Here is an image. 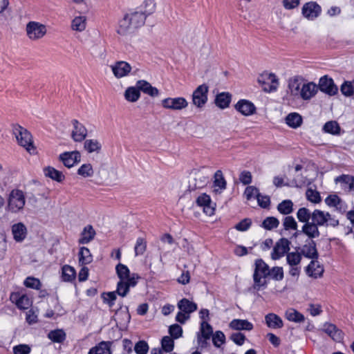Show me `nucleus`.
Returning a JSON list of instances; mask_svg holds the SVG:
<instances>
[{
	"label": "nucleus",
	"instance_id": "f257e3e1",
	"mask_svg": "<svg viewBox=\"0 0 354 354\" xmlns=\"http://www.w3.org/2000/svg\"><path fill=\"white\" fill-rule=\"evenodd\" d=\"M115 270L120 278L116 292L121 297H125L129 292L130 287H134L136 285L138 277H136L135 274L131 275L129 268L122 263L117 265Z\"/></svg>",
	"mask_w": 354,
	"mask_h": 354
},
{
	"label": "nucleus",
	"instance_id": "f03ea898",
	"mask_svg": "<svg viewBox=\"0 0 354 354\" xmlns=\"http://www.w3.org/2000/svg\"><path fill=\"white\" fill-rule=\"evenodd\" d=\"M13 133L19 145L24 147L30 154L35 152L30 133L20 125L13 126Z\"/></svg>",
	"mask_w": 354,
	"mask_h": 354
},
{
	"label": "nucleus",
	"instance_id": "7ed1b4c3",
	"mask_svg": "<svg viewBox=\"0 0 354 354\" xmlns=\"http://www.w3.org/2000/svg\"><path fill=\"white\" fill-rule=\"evenodd\" d=\"M26 204L24 192L19 189H12L8 198L7 209L12 213H18L23 210Z\"/></svg>",
	"mask_w": 354,
	"mask_h": 354
},
{
	"label": "nucleus",
	"instance_id": "20e7f679",
	"mask_svg": "<svg viewBox=\"0 0 354 354\" xmlns=\"http://www.w3.org/2000/svg\"><path fill=\"white\" fill-rule=\"evenodd\" d=\"M269 266L262 259L257 260L253 275L254 289L259 290L266 285V278L269 275Z\"/></svg>",
	"mask_w": 354,
	"mask_h": 354
},
{
	"label": "nucleus",
	"instance_id": "39448f33",
	"mask_svg": "<svg viewBox=\"0 0 354 354\" xmlns=\"http://www.w3.org/2000/svg\"><path fill=\"white\" fill-rule=\"evenodd\" d=\"M26 32L30 40L38 41L46 35L47 27L45 24L38 21H29L26 26Z\"/></svg>",
	"mask_w": 354,
	"mask_h": 354
},
{
	"label": "nucleus",
	"instance_id": "423d86ee",
	"mask_svg": "<svg viewBox=\"0 0 354 354\" xmlns=\"http://www.w3.org/2000/svg\"><path fill=\"white\" fill-rule=\"evenodd\" d=\"M258 82L265 92L275 91L279 85V80L274 73L264 72L258 77Z\"/></svg>",
	"mask_w": 354,
	"mask_h": 354
},
{
	"label": "nucleus",
	"instance_id": "0eeeda50",
	"mask_svg": "<svg viewBox=\"0 0 354 354\" xmlns=\"http://www.w3.org/2000/svg\"><path fill=\"white\" fill-rule=\"evenodd\" d=\"M209 87L205 84L198 86L192 93V103L197 108H203L207 102Z\"/></svg>",
	"mask_w": 354,
	"mask_h": 354
},
{
	"label": "nucleus",
	"instance_id": "6e6552de",
	"mask_svg": "<svg viewBox=\"0 0 354 354\" xmlns=\"http://www.w3.org/2000/svg\"><path fill=\"white\" fill-rule=\"evenodd\" d=\"M163 108L174 111H180L188 106V102L185 97H167L161 101Z\"/></svg>",
	"mask_w": 354,
	"mask_h": 354
},
{
	"label": "nucleus",
	"instance_id": "1a4fd4ad",
	"mask_svg": "<svg viewBox=\"0 0 354 354\" xmlns=\"http://www.w3.org/2000/svg\"><path fill=\"white\" fill-rule=\"evenodd\" d=\"M304 79L299 75L290 77L288 81V93L294 98H299Z\"/></svg>",
	"mask_w": 354,
	"mask_h": 354
},
{
	"label": "nucleus",
	"instance_id": "9d476101",
	"mask_svg": "<svg viewBox=\"0 0 354 354\" xmlns=\"http://www.w3.org/2000/svg\"><path fill=\"white\" fill-rule=\"evenodd\" d=\"M110 67L113 74L118 79L127 77L132 69L131 65L124 61H118L111 65Z\"/></svg>",
	"mask_w": 354,
	"mask_h": 354
},
{
	"label": "nucleus",
	"instance_id": "9b49d317",
	"mask_svg": "<svg viewBox=\"0 0 354 354\" xmlns=\"http://www.w3.org/2000/svg\"><path fill=\"white\" fill-rule=\"evenodd\" d=\"M290 242L285 238L279 239L274 245L271 253V258L273 260H277L283 257L290 250Z\"/></svg>",
	"mask_w": 354,
	"mask_h": 354
},
{
	"label": "nucleus",
	"instance_id": "f8f14e48",
	"mask_svg": "<svg viewBox=\"0 0 354 354\" xmlns=\"http://www.w3.org/2000/svg\"><path fill=\"white\" fill-rule=\"evenodd\" d=\"M59 159L65 167L71 168L81 161V154L78 151L64 152Z\"/></svg>",
	"mask_w": 354,
	"mask_h": 354
},
{
	"label": "nucleus",
	"instance_id": "ddd939ff",
	"mask_svg": "<svg viewBox=\"0 0 354 354\" xmlns=\"http://www.w3.org/2000/svg\"><path fill=\"white\" fill-rule=\"evenodd\" d=\"M213 335V329L207 321L201 323L200 332L198 334V343L201 347L206 346L207 340Z\"/></svg>",
	"mask_w": 354,
	"mask_h": 354
},
{
	"label": "nucleus",
	"instance_id": "4468645a",
	"mask_svg": "<svg viewBox=\"0 0 354 354\" xmlns=\"http://www.w3.org/2000/svg\"><path fill=\"white\" fill-rule=\"evenodd\" d=\"M321 7L313 1L306 3L302 7V14L309 20H313L321 13Z\"/></svg>",
	"mask_w": 354,
	"mask_h": 354
},
{
	"label": "nucleus",
	"instance_id": "2eb2a0df",
	"mask_svg": "<svg viewBox=\"0 0 354 354\" xmlns=\"http://www.w3.org/2000/svg\"><path fill=\"white\" fill-rule=\"evenodd\" d=\"M196 202L199 207H203V212L207 216L214 214L215 205L212 202L209 196L203 194L196 198Z\"/></svg>",
	"mask_w": 354,
	"mask_h": 354
},
{
	"label": "nucleus",
	"instance_id": "dca6fc26",
	"mask_svg": "<svg viewBox=\"0 0 354 354\" xmlns=\"http://www.w3.org/2000/svg\"><path fill=\"white\" fill-rule=\"evenodd\" d=\"M196 202L199 207H203V212L207 216L214 214L215 205L212 202L209 196L203 194L196 198Z\"/></svg>",
	"mask_w": 354,
	"mask_h": 354
},
{
	"label": "nucleus",
	"instance_id": "f3484780",
	"mask_svg": "<svg viewBox=\"0 0 354 354\" xmlns=\"http://www.w3.org/2000/svg\"><path fill=\"white\" fill-rule=\"evenodd\" d=\"M322 330L335 342H341L343 339L342 331L333 324L324 323Z\"/></svg>",
	"mask_w": 354,
	"mask_h": 354
},
{
	"label": "nucleus",
	"instance_id": "a211bd4d",
	"mask_svg": "<svg viewBox=\"0 0 354 354\" xmlns=\"http://www.w3.org/2000/svg\"><path fill=\"white\" fill-rule=\"evenodd\" d=\"M319 86L321 91L330 95H335L338 91V88L335 85L333 80L327 76H324L320 78Z\"/></svg>",
	"mask_w": 354,
	"mask_h": 354
},
{
	"label": "nucleus",
	"instance_id": "6ab92c4d",
	"mask_svg": "<svg viewBox=\"0 0 354 354\" xmlns=\"http://www.w3.org/2000/svg\"><path fill=\"white\" fill-rule=\"evenodd\" d=\"M235 109L245 116L254 114L256 111L254 104L247 100H240L235 104Z\"/></svg>",
	"mask_w": 354,
	"mask_h": 354
},
{
	"label": "nucleus",
	"instance_id": "aec40b11",
	"mask_svg": "<svg viewBox=\"0 0 354 354\" xmlns=\"http://www.w3.org/2000/svg\"><path fill=\"white\" fill-rule=\"evenodd\" d=\"M73 129L71 133V137L75 142L83 141L87 136L86 127L77 120H73Z\"/></svg>",
	"mask_w": 354,
	"mask_h": 354
},
{
	"label": "nucleus",
	"instance_id": "412c9836",
	"mask_svg": "<svg viewBox=\"0 0 354 354\" xmlns=\"http://www.w3.org/2000/svg\"><path fill=\"white\" fill-rule=\"evenodd\" d=\"M318 91L317 86L313 82H304L299 98L308 100L313 97Z\"/></svg>",
	"mask_w": 354,
	"mask_h": 354
},
{
	"label": "nucleus",
	"instance_id": "4be33fe9",
	"mask_svg": "<svg viewBox=\"0 0 354 354\" xmlns=\"http://www.w3.org/2000/svg\"><path fill=\"white\" fill-rule=\"evenodd\" d=\"M128 16L134 29L142 26L146 19V15L142 11H129L125 14Z\"/></svg>",
	"mask_w": 354,
	"mask_h": 354
},
{
	"label": "nucleus",
	"instance_id": "5701e85b",
	"mask_svg": "<svg viewBox=\"0 0 354 354\" xmlns=\"http://www.w3.org/2000/svg\"><path fill=\"white\" fill-rule=\"evenodd\" d=\"M134 28L132 26L128 16L126 15L119 20L118 25L116 29V32L118 35L125 36L131 33L134 30Z\"/></svg>",
	"mask_w": 354,
	"mask_h": 354
},
{
	"label": "nucleus",
	"instance_id": "b1692460",
	"mask_svg": "<svg viewBox=\"0 0 354 354\" xmlns=\"http://www.w3.org/2000/svg\"><path fill=\"white\" fill-rule=\"evenodd\" d=\"M10 299L20 309H28L32 304L31 300L26 295L15 293L11 295Z\"/></svg>",
	"mask_w": 354,
	"mask_h": 354
},
{
	"label": "nucleus",
	"instance_id": "393cba45",
	"mask_svg": "<svg viewBox=\"0 0 354 354\" xmlns=\"http://www.w3.org/2000/svg\"><path fill=\"white\" fill-rule=\"evenodd\" d=\"M12 234L17 242L24 241L27 234V229L23 223H18L12 226Z\"/></svg>",
	"mask_w": 354,
	"mask_h": 354
},
{
	"label": "nucleus",
	"instance_id": "a878e982",
	"mask_svg": "<svg viewBox=\"0 0 354 354\" xmlns=\"http://www.w3.org/2000/svg\"><path fill=\"white\" fill-rule=\"evenodd\" d=\"M136 86L139 91H141L151 97H156L159 95L158 90L156 87L152 86L151 84L146 80H138L136 82Z\"/></svg>",
	"mask_w": 354,
	"mask_h": 354
},
{
	"label": "nucleus",
	"instance_id": "bb28decb",
	"mask_svg": "<svg viewBox=\"0 0 354 354\" xmlns=\"http://www.w3.org/2000/svg\"><path fill=\"white\" fill-rule=\"evenodd\" d=\"M230 327L236 330H252L253 324L246 319H234L232 320L229 324Z\"/></svg>",
	"mask_w": 354,
	"mask_h": 354
},
{
	"label": "nucleus",
	"instance_id": "cd10ccee",
	"mask_svg": "<svg viewBox=\"0 0 354 354\" xmlns=\"http://www.w3.org/2000/svg\"><path fill=\"white\" fill-rule=\"evenodd\" d=\"M266 325L273 329L281 328L283 326V323L280 317L274 313H269L265 317Z\"/></svg>",
	"mask_w": 354,
	"mask_h": 354
},
{
	"label": "nucleus",
	"instance_id": "c85d7f7f",
	"mask_svg": "<svg viewBox=\"0 0 354 354\" xmlns=\"http://www.w3.org/2000/svg\"><path fill=\"white\" fill-rule=\"evenodd\" d=\"M214 192L221 193L226 187V181L221 170L216 171L214 176Z\"/></svg>",
	"mask_w": 354,
	"mask_h": 354
},
{
	"label": "nucleus",
	"instance_id": "c756f323",
	"mask_svg": "<svg viewBox=\"0 0 354 354\" xmlns=\"http://www.w3.org/2000/svg\"><path fill=\"white\" fill-rule=\"evenodd\" d=\"M232 100V95L227 92H222L216 95L214 102L220 109H224L229 106Z\"/></svg>",
	"mask_w": 354,
	"mask_h": 354
},
{
	"label": "nucleus",
	"instance_id": "7c9ffc66",
	"mask_svg": "<svg viewBox=\"0 0 354 354\" xmlns=\"http://www.w3.org/2000/svg\"><path fill=\"white\" fill-rule=\"evenodd\" d=\"M301 232L306 235L309 239L317 238L319 236L318 226L313 222L305 223L301 229Z\"/></svg>",
	"mask_w": 354,
	"mask_h": 354
},
{
	"label": "nucleus",
	"instance_id": "2f4dec72",
	"mask_svg": "<svg viewBox=\"0 0 354 354\" xmlns=\"http://www.w3.org/2000/svg\"><path fill=\"white\" fill-rule=\"evenodd\" d=\"M95 235V231L91 225H86L81 232L79 243L86 244L91 241Z\"/></svg>",
	"mask_w": 354,
	"mask_h": 354
},
{
	"label": "nucleus",
	"instance_id": "473e14b6",
	"mask_svg": "<svg viewBox=\"0 0 354 354\" xmlns=\"http://www.w3.org/2000/svg\"><path fill=\"white\" fill-rule=\"evenodd\" d=\"M87 17L85 15L76 16L71 21V29L77 32H82L86 28Z\"/></svg>",
	"mask_w": 354,
	"mask_h": 354
},
{
	"label": "nucleus",
	"instance_id": "72a5a7b5",
	"mask_svg": "<svg viewBox=\"0 0 354 354\" xmlns=\"http://www.w3.org/2000/svg\"><path fill=\"white\" fill-rule=\"evenodd\" d=\"M111 342L102 341L89 350L88 354H111Z\"/></svg>",
	"mask_w": 354,
	"mask_h": 354
},
{
	"label": "nucleus",
	"instance_id": "f704fd0d",
	"mask_svg": "<svg viewBox=\"0 0 354 354\" xmlns=\"http://www.w3.org/2000/svg\"><path fill=\"white\" fill-rule=\"evenodd\" d=\"M91 55L96 58L104 59L106 56V48L104 42H97L90 48Z\"/></svg>",
	"mask_w": 354,
	"mask_h": 354
},
{
	"label": "nucleus",
	"instance_id": "c9c22d12",
	"mask_svg": "<svg viewBox=\"0 0 354 354\" xmlns=\"http://www.w3.org/2000/svg\"><path fill=\"white\" fill-rule=\"evenodd\" d=\"M208 177L201 173L196 174L193 180L189 182V187L192 189L203 187L208 182Z\"/></svg>",
	"mask_w": 354,
	"mask_h": 354
},
{
	"label": "nucleus",
	"instance_id": "e433bc0d",
	"mask_svg": "<svg viewBox=\"0 0 354 354\" xmlns=\"http://www.w3.org/2000/svg\"><path fill=\"white\" fill-rule=\"evenodd\" d=\"M84 148L89 153H98L101 150L102 145L96 139H88L84 141Z\"/></svg>",
	"mask_w": 354,
	"mask_h": 354
},
{
	"label": "nucleus",
	"instance_id": "4c0bfd02",
	"mask_svg": "<svg viewBox=\"0 0 354 354\" xmlns=\"http://www.w3.org/2000/svg\"><path fill=\"white\" fill-rule=\"evenodd\" d=\"M44 175L57 182H62L64 180L65 176L62 172L55 169L53 167H47L44 169Z\"/></svg>",
	"mask_w": 354,
	"mask_h": 354
},
{
	"label": "nucleus",
	"instance_id": "58836bf2",
	"mask_svg": "<svg viewBox=\"0 0 354 354\" xmlns=\"http://www.w3.org/2000/svg\"><path fill=\"white\" fill-rule=\"evenodd\" d=\"M178 308L185 313L189 314L197 309V305L187 299H181L178 304Z\"/></svg>",
	"mask_w": 354,
	"mask_h": 354
},
{
	"label": "nucleus",
	"instance_id": "ea45409f",
	"mask_svg": "<svg viewBox=\"0 0 354 354\" xmlns=\"http://www.w3.org/2000/svg\"><path fill=\"white\" fill-rule=\"evenodd\" d=\"M324 272V268L317 261L313 260L307 267V272L315 278L320 277Z\"/></svg>",
	"mask_w": 354,
	"mask_h": 354
},
{
	"label": "nucleus",
	"instance_id": "a19ab883",
	"mask_svg": "<svg viewBox=\"0 0 354 354\" xmlns=\"http://www.w3.org/2000/svg\"><path fill=\"white\" fill-rule=\"evenodd\" d=\"M124 96L128 102H136L139 100L140 93L136 86H130L124 91Z\"/></svg>",
	"mask_w": 354,
	"mask_h": 354
},
{
	"label": "nucleus",
	"instance_id": "79ce46f5",
	"mask_svg": "<svg viewBox=\"0 0 354 354\" xmlns=\"http://www.w3.org/2000/svg\"><path fill=\"white\" fill-rule=\"evenodd\" d=\"M285 317L288 321L295 323H301L305 320L304 316L293 308L287 310L285 313Z\"/></svg>",
	"mask_w": 354,
	"mask_h": 354
},
{
	"label": "nucleus",
	"instance_id": "37998d69",
	"mask_svg": "<svg viewBox=\"0 0 354 354\" xmlns=\"http://www.w3.org/2000/svg\"><path fill=\"white\" fill-rule=\"evenodd\" d=\"M79 263L81 265L89 264L93 261L90 250L86 247H82L79 252Z\"/></svg>",
	"mask_w": 354,
	"mask_h": 354
},
{
	"label": "nucleus",
	"instance_id": "c03bdc74",
	"mask_svg": "<svg viewBox=\"0 0 354 354\" xmlns=\"http://www.w3.org/2000/svg\"><path fill=\"white\" fill-rule=\"evenodd\" d=\"M286 122L289 127L295 129L301 125L302 118L298 113H292L286 116Z\"/></svg>",
	"mask_w": 354,
	"mask_h": 354
},
{
	"label": "nucleus",
	"instance_id": "a18cd8bd",
	"mask_svg": "<svg viewBox=\"0 0 354 354\" xmlns=\"http://www.w3.org/2000/svg\"><path fill=\"white\" fill-rule=\"evenodd\" d=\"M75 269L68 265H65L62 267V277L64 281H72L75 277Z\"/></svg>",
	"mask_w": 354,
	"mask_h": 354
},
{
	"label": "nucleus",
	"instance_id": "49530a36",
	"mask_svg": "<svg viewBox=\"0 0 354 354\" xmlns=\"http://www.w3.org/2000/svg\"><path fill=\"white\" fill-rule=\"evenodd\" d=\"M328 216V212L322 211L319 209H315L312 212V219L313 222L316 224L317 226H324V216Z\"/></svg>",
	"mask_w": 354,
	"mask_h": 354
},
{
	"label": "nucleus",
	"instance_id": "de8ad7c7",
	"mask_svg": "<svg viewBox=\"0 0 354 354\" xmlns=\"http://www.w3.org/2000/svg\"><path fill=\"white\" fill-rule=\"evenodd\" d=\"M77 174L83 178H90L94 174L93 166L90 163L83 164L77 169Z\"/></svg>",
	"mask_w": 354,
	"mask_h": 354
},
{
	"label": "nucleus",
	"instance_id": "09e8293b",
	"mask_svg": "<svg viewBox=\"0 0 354 354\" xmlns=\"http://www.w3.org/2000/svg\"><path fill=\"white\" fill-rule=\"evenodd\" d=\"M277 209L281 214H289L293 211V203L290 200H284L278 205Z\"/></svg>",
	"mask_w": 354,
	"mask_h": 354
},
{
	"label": "nucleus",
	"instance_id": "8fccbe9b",
	"mask_svg": "<svg viewBox=\"0 0 354 354\" xmlns=\"http://www.w3.org/2000/svg\"><path fill=\"white\" fill-rule=\"evenodd\" d=\"M48 337L54 342L60 343L66 338V333L62 329L51 330L48 334Z\"/></svg>",
	"mask_w": 354,
	"mask_h": 354
},
{
	"label": "nucleus",
	"instance_id": "3c124183",
	"mask_svg": "<svg viewBox=\"0 0 354 354\" xmlns=\"http://www.w3.org/2000/svg\"><path fill=\"white\" fill-rule=\"evenodd\" d=\"M310 216L312 217V213L306 207L299 208L297 212V217L301 223H306L309 222Z\"/></svg>",
	"mask_w": 354,
	"mask_h": 354
},
{
	"label": "nucleus",
	"instance_id": "603ef678",
	"mask_svg": "<svg viewBox=\"0 0 354 354\" xmlns=\"http://www.w3.org/2000/svg\"><path fill=\"white\" fill-rule=\"evenodd\" d=\"M313 245H310L308 246L305 245L302 250V252L305 257L315 259L317 258L318 254L314 242H313Z\"/></svg>",
	"mask_w": 354,
	"mask_h": 354
},
{
	"label": "nucleus",
	"instance_id": "864d4df0",
	"mask_svg": "<svg viewBox=\"0 0 354 354\" xmlns=\"http://www.w3.org/2000/svg\"><path fill=\"white\" fill-rule=\"evenodd\" d=\"M339 126L335 121H330L326 122L324 126V130L326 133L331 134H338L339 132Z\"/></svg>",
	"mask_w": 354,
	"mask_h": 354
},
{
	"label": "nucleus",
	"instance_id": "5fc2aeb1",
	"mask_svg": "<svg viewBox=\"0 0 354 354\" xmlns=\"http://www.w3.org/2000/svg\"><path fill=\"white\" fill-rule=\"evenodd\" d=\"M147 249V242L143 238H138L134 248L136 256L142 255L145 253Z\"/></svg>",
	"mask_w": 354,
	"mask_h": 354
},
{
	"label": "nucleus",
	"instance_id": "6e6d98bb",
	"mask_svg": "<svg viewBox=\"0 0 354 354\" xmlns=\"http://www.w3.org/2000/svg\"><path fill=\"white\" fill-rule=\"evenodd\" d=\"M131 319V316L128 312L127 308L124 310H120L115 313V319L120 320L121 324L129 323Z\"/></svg>",
	"mask_w": 354,
	"mask_h": 354
},
{
	"label": "nucleus",
	"instance_id": "4d7b16f0",
	"mask_svg": "<svg viewBox=\"0 0 354 354\" xmlns=\"http://www.w3.org/2000/svg\"><path fill=\"white\" fill-rule=\"evenodd\" d=\"M287 262L290 266H297L301 260V256L297 252H290L287 254Z\"/></svg>",
	"mask_w": 354,
	"mask_h": 354
},
{
	"label": "nucleus",
	"instance_id": "13d9d810",
	"mask_svg": "<svg viewBox=\"0 0 354 354\" xmlns=\"http://www.w3.org/2000/svg\"><path fill=\"white\" fill-rule=\"evenodd\" d=\"M279 225V221L275 217H268L262 223V226L266 230H272L277 228Z\"/></svg>",
	"mask_w": 354,
	"mask_h": 354
},
{
	"label": "nucleus",
	"instance_id": "bf43d9fd",
	"mask_svg": "<svg viewBox=\"0 0 354 354\" xmlns=\"http://www.w3.org/2000/svg\"><path fill=\"white\" fill-rule=\"evenodd\" d=\"M340 91L346 97H350L354 94V86L351 82H344L341 86Z\"/></svg>",
	"mask_w": 354,
	"mask_h": 354
},
{
	"label": "nucleus",
	"instance_id": "052dcab7",
	"mask_svg": "<svg viewBox=\"0 0 354 354\" xmlns=\"http://www.w3.org/2000/svg\"><path fill=\"white\" fill-rule=\"evenodd\" d=\"M306 196L307 199L314 203H318L321 201V197L318 192L309 188L306 190Z\"/></svg>",
	"mask_w": 354,
	"mask_h": 354
},
{
	"label": "nucleus",
	"instance_id": "680f3d73",
	"mask_svg": "<svg viewBox=\"0 0 354 354\" xmlns=\"http://www.w3.org/2000/svg\"><path fill=\"white\" fill-rule=\"evenodd\" d=\"M283 225L286 230H297V223L295 219L290 216H288L284 218Z\"/></svg>",
	"mask_w": 354,
	"mask_h": 354
},
{
	"label": "nucleus",
	"instance_id": "e2e57ef3",
	"mask_svg": "<svg viewBox=\"0 0 354 354\" xmlns=\"http://www.w3.org/2000/svg\"><path fill=\"white\" fill-rule=\"evenodd\" d=\"M134 351L137 354H147L149 351V346L145 341L141 340L136 344Z\"/></svg>",
	"mask_w": 354,
	"mask_h": 354
},
{
	"label": "nucleus",
	"instance_id": "0e129e2a",
	"mask_svg": "<svg viewBox=\"0 0 354 354\" xmlns=\"http://www.w3.org/2000/svg\"><path fill=\"white\" fill-rule=\"evenodd\" d=\"M269 275L274 280L280 281L283 278V270L281 267H274L270 270Z\"/></svg>",
	"mask_w": 354,
	"mask_h": 354
},
{
	"label": "nucleus",
	"instance_id": "69168bd1",
	"mask_svg": "<svg viewBox=\"0 0 354 354\" xmlns=\"http://www.w3.org/2000/svg\"><path fill=\"white\" fill-rule=\"evenodd\" d=\"M225 335L223 332L218 330L212 335L213 344L215 346L219 347L225 342Z\"/></svg>",
	"mask_w": 354,
	"mask_h": 354
},
{
	"label": "nucleus",
	"instance_id": "338daca9",
	"mask_svg": "<svg viewBox=\"0 0 354 354\" xmlns=\"http://www.w3.org/2000/svg\"><path fill=\"white\" fill-rule=\"evenodd\" d=\"M24 285L28 288L36 290L39 289L41 286L39 280L34 277H27L24 281Z\"/></svg>",
	"mask_w": 354,
	"mask_h": 354
},
{
	"label": "nucleus",
	"instance_id": "774afa93",
	"mask_svg": "<svg viewBox=\"0 0 354 354\" xmlns=\"http://www.w3.org/2000/svg\"><path fill=\"white\" fill-rule=\"evenodd\" d=\"M30 352V347L27 344H19L14 346V354H29Z\"/></svg>",
	"mask_w": 354,
	"mask_h": 354
}]
</instances>
